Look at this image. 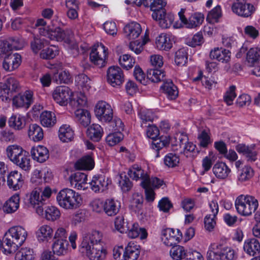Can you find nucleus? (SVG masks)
<instances>
[{"label": "nucleus", "mask_w": 260, "mask_h": 260, "mask_svg": "<svg viewBox=\"0 0 260 260\" xmlns=\"http://www.w3.org/2000/svg\"><path fill=\"white\" fill-rule=\"evenodd\" d=\"M103 234L99 231L85 233L79 246L80 252L90 260H104L107 251L103 246Z\"/></svg>", "instance_id": "obj_1"}, {"label": "nucleus", "mask_w": 260, "mask_h": 260, "mask_svg": "<svg viewBox=\"0 0 260 260\" xmlns=\"http://www.w3.org/2000/svg\"><path fill=\"white\" fill-rule=\"evenodd\" d=\"M27 231L21 226H14L5 233L2 241V251L8 255L16 252L25 241Z\"/></svg>", "instance_id": "obj_2"}, {"label": "nucleus", "mask_w": 260, "mask_h": 260, "mask_svg": "<svg viewBox=\"0 0 260 260\" xmlns=\"http://www.w3.org/2000/svg\"><path fill=\"white\" fill-rule=\"evenodd\" d=\"M56 201L61 208L67 210L76 209L82 202L81 196L72 189L66 188L61 189L56 195Z\"/></svg>", "instance_id": "obj_3"}, {"label": "nucleus", "mask_w": 260, "mask_h": 260, "mask_svg": "<svg viewBox=\"0 0 260 260\" xmlns=\"http://www.w3.org/2000/svg\"><path fill=\"white\" fill-rule=\"evenodd\" d=\"M235 206L239 214L248 216L256 210L258 203L257 200L252 196L241 194L236 198Z\"/></svg>", "instance_id": "obj_4"}, {"label": "nucleus", "mask_w": 260, "mask_h": 260, "mask_svg": "<svg viewBox=\"0 0 260 260\" xmlns=\"http://www.w3.org/2000/svg\"><path fill=\"white\" fill-rule=\"evenodd\" d=\"M41 188L36 187L31 193L26 196L24 199V203L28 207L36 209L37 213L40 215H43V208L44 200L41 197Z\"/></svg>", "instance_id": "obj_5"}, {"label": "nucleus", "mask_w": 260, "mask_h": 260, "mask_svg": "<svg viewBox=\"0 0 260 260\" xmlns=\"http://www.w3.org/2000/svg\"><path fill=\"white\" fill-rule=\"evenodd\" d=\"M107 49L102 44L94 46L90 53V61L99 68L104 67L106 63Z\"/></svg>", "instance_id": "obj_6"}, {"label": "nucleus", "mask_w": 260, "mask_h": 260, "mask_svg": "<svg viewBox=\"0 0 260 260\" xmlns=\"http://www.w3.org/2000/svg\"><path fill=\"white\" fill-rule=\"evenodd\" d=\"M95 114L101 121L109 122L113 117V110L111 106L104 101L99 102L95 107Z\"/></svg>", "instance_id": "obj_7"}, {"label": "nucleus", "mask_w": 260, "mask_h": 260, "mask_svg": "<svg viewBox=\"0 0 260 260\" xmlns=\"http://www.w3.org/2000/svg\"><path fill=\"white\" fill-rule=\"evenodd\" d=\"M107 80L113 87L122 84L124 81V75L121 69L118 66H111L107 71Z\"/></svg>", "instance_id": "obj_8"}, {"label": "nucleus", "mask_w": 260, "mask_h": 260, "mask_svg": "<svg viewBox=\"0 0 260 260\" xmlns=\"http://www.w3.org/2000/svg\"><path fill=\"white\" fill-rule=\"evenodd\" d=\"M184 10H181L178 13V15L181 22L187 28H194L202 24L204 21V15L201 13H196L192 14L188 18L185 15Z\"/></svg>", "instance_id": "obj_9"}, {"label": "nucleus", "mask_w": 260, "mask_h": 260, "mask_svg": "<svg viewBox=\"0 0 260 260\" xmlns=\"http://www.w3.org/2000/svg\"><path fill=\"white\" fill-rule=\"evenodd\" d=\"M34 102V92L28 90L23 93L14 96L12 99V104L15 107L28 109Z\"/></svg>", "instance_id": "obj_10"}, {"label": "nucleus", "mask_w": 260, "mask_h": 260, "mask_svg": "<svg viewBox=\"0 0 260 260\" xmlns=\"http://www.w3.org/2000/svg\"><path fill=\"white\" fill-rule=\"evenodd\" d=\"M182 237V233L178 229L167 228L162 231L161 240L168 246H172L179 242Z\"/></svg>", "instance_id": "obj_11"}, {"label": "nucleus", "mask_w": 260, "mask_h": 260, "mask_svg": "<svg viewBox=\"0 0 260 260\" xmlns=\"http://www.w3.org/2000/svg\"><path fill=\"white\" fill-rule=\"evenodd\" d=\"M40 35L45 36L51 40L61 41L66 37L64 31L60 26H55L53 23L48 28L40 27L39 28Z\"/></svg>", "instance_id": "obj_12"}, {"label": "nucleus", "mask_w": 260, "mask_h": 260, "mask_svg": "<svg viewBox=\"0 0 260 260\" xmlns=\"http://www.w3.org/2000/svg\"><path fill=\"white\" fill-rule=\"evenodd\" d=\"M231 8L234 14L244 18L250 17L255 11L254 6L247 2H234Z\"/></svg>", "instance_id": "obj_13"}, {"label": "nucleus", "mask_w": 260, "mask_h": 260, "mask_svg": "<svg viewBox=\"0 0 260 260\" xmlns=\"http://www.w3.org/2000/svg\"><path fill=\"white\" fill-rule=\"evenodd\" d=\"M111 181L104 175H96L93 176L89 184L90 188L94 192H102L108 189Z\"/></svg>", "instance_id": "obj_14"}, {"label": "nucleus", "mask_w": 260, "mask_h": 260, "mask_svg": "<svg viewBox=\"0 0 260 260\" xmlns=\"http://www.w3.org/2000/svg\"><path fill=\"white\" fill-rule=\"evenodd\" d=\"M70 94L71 91L68 86H58L53 90L52 97L57 104L61 106H66L68 104Z\"/></svg>", "instance_id": "obj_15"}, {"label": "nucleus", "mask_w": 260, "mask_h": 260, "mask_svg": "<svg viewBox=\"0 0 260 260\" xmlns=\"http://www.w3.org/2000/svg\"><path fill=\"white\" fill-rule=\"evenodd\" d=\"M174 42V36L170 34L162 33L156 38L155 45L158 50L168 51L172 48Z\"/></svg>", "instance_id": "obj_16"}, {"label": "nucleus", "mask_w": 260, "mask_h": 260, "mask_svg": "<svg viewBox=\"0 0 260 260\" xmlns=\"http://www.w3.org/2000/svg\"><path fill=\"white\" fill-rule=\"evenodd\" d=\"M21 63V56L17 53L10 54L6 56L3 63V69L8 72H11L17 69Z\"/></svg>", "instance_id": "obj_17"}, {"label": "nucleus", "mask_w": 260, "mask_h": 260, "mask_svg": "<svg viewBox=\"0 0 260 260\" xmlns=\"http://www.w3.org/2000/svg\"><path fill=\"white\" fill-rule=\"evenodd\" d=\"M72 187L78 190H85L87 188V175L81 172H76L70 177Z\"/></svg>", "instance_id": "obj_18"}, {"label": "nucleus", "mask_w": 260, "mask_h": 260, "mask_svg": "<svg viewBox=\"0 0 260 260\" xmlns=\"http://www.w3.org/2000/svg\"><path fill=\"white\" fill-rule=\"evenodd\" d=\"M210 57L222 63H228L231 59V52L221 47H215L210 51Z\"/></svg>", "instance_id": "obj_19"}, {"label": "nucleus", "mask_w": 260, "mask_h": 260, "mask_svg": "<svg viewBox=\"0 0 260 260\" xmlns=\"http://www.w3.org/2000/svg\"><path fill=\"white\" fill-rule=\"evenodd\" d=\"M236 150L238 153L243 154L248 161H254L257 159L254 145L247 146L244 144H239L236 146Z\"/></svg>", "instance_id": "obj_20"}, {"label": "nucleus", "mask_w": 260, "mask_h": 260, "mask_svg": "<svg viewBox=\"0 0 260 260\" xmlns=\"http://www.w3.org/2000/svg\"><path fill=\"white\" fill-rule=\"evenodd\" d=\"M30 153L34 160L41 163L45 162L49 156V150L42 145L32 147Z\"/></svg>", "instance_id": "obj_21"}, {"label": "nucleus", "mask_w": 260, "mask_h": 260, "mask_svg": "<svg viewBox=\"0 0 260 260\" xmlns=\"http://www.w3.org/2000/svg\"><path fill=\"white\" fill-rule=\"evenodd\" d=\"M121 208L120 202L113 198L105 200L104 213L108 216H114L119 211Z\"/></svg>", "instance_id": "obj_22"}, {"label": "nucleus", "mask_w": 260, "mask_h": 260, "mask_svg": "<svg viewBox=\"0 0 260 260\" xmlns=\"http://www.w3.org/2000/svg\"><path fill=\"white\" fill-rule=\"evenodd\" d=\"M23 181L21 174L17 171H12L7 176L8 185L15 190L22 187Z\"/></svg>", "instance_id": "obj_23"}, {"label": "nucleus", "mask_w": 260, "mask_h": 260, "mask_svg": "<svg viewBox=\"0 0 260 260\" xmlns=\"http://www.w3.org/2000/svg\"><path fill=\"white\" fill-rule=\"evenodd\" d=\"M53 235V230L49 225L44 224L40 226L36 232V236L39 242H47Z\"/></svg>", "instance_id": "obj_24"}, {"label": "nucleus", "mask_w": 260, "mask_h": 260, "mask_svg": "<svg viewBox=\"0 0 260 260\" xmlns=\"http://www.w3.org/2000/svg\"><path fill=\"white\" fill-rule=\"evenodd\" d=\"M140 246L133 242L128 243L123 252L124 260H137L140 255Z\"/></svg>", "instance_id": "obj_25"}, {"label": "nucleus", "mask_w": 260, "mask_h": 260, "mask_svg": "<svg viewBox=\"0 0 260 260\" xmlns=\"http://www.w3.org/2000/svg\"><path fill=\"white\" fill-rule=\"evenodd\" d=\"M142 31L140 24L136 22H132L124 27V32L126 37L129 40L137 38Z\"/></svg>", "instance_id": "obj_26"}, {"label": "nucleus", "mask_w": 260, "mask_h": 260, "mask_svg": "<svg viewBox=\"0 0 260 260\" xmlns=\"http://www.w3.org/2000/svg\"><path fill=\"white\" fill-rule=\"evenodd\" d=\"M222 240L218 243L210 244L207 253L208 260H222L221 256Z\"/></svg>", "instance_id": "obj_27"}, {"label": "nucleus", "mask_w": 260, "mask_h": 260, "mask_svg": "<svg viewBox=\"0 0 260 260\" xmlns=\"http://www.w3.org/2000/svg\"><path fill=\"white\" fill-rule=\"evenodd\" d=\"M160 88L170 100H175L178 95V88L171 80L164 81Z\"/></svg>", "instance_id": "obj_28"}, {"label": "nucleus", "mask_w": 260, "mask_h": 260, "mask_svg": "<svg viewBox=\"0 0 260 260\" xmlns=\"http://www.w3.org/2000/svg\"><path fill=\"white\" fill-rule=\"evenodd\" d=\"M243 249L246 253L254 256L257 253H260L259 242L255 238L247 239L244 242Z\"/></svg>", "instance_id": "obj_29"}, {"label": "nucleus", "mask_w": 260, "mask_h": 260, "mask_svg": "<svg viewBox=\"0 0 260 260\" xmlns=\"http://www.w3.org/2000/svg\"><path fill=\"white\" fill-rule=\"evenodd\" d=\"M127 174L133 180H141L142 182L145 180L148 174L138 165L135 164L129 168Z\"/></svg>", "instance_id": "obj_30"}, {"label": "nucleus", "mask_w": 260, "mask_h": 260, "mask_svg": "<svg viewBox=\"0 0 260 260\" xmlns=\"http://www.w3.org/2000/svg\"><path fill=\"white\" fill-rule=\"evenodd\" d=\"M20 198L18 194L12 196L3 206V211L7 213H12L16 211L19 207Z\"/></svg>", "instance_id": "obj_31"}, {"label": "nucleus", "mask_w": 260, "mask_h": 260, "mask_svg": "<svg viewBox=\"0 0 260 260\" xmlns=\"http://www.w3.org/2000/svg\"><path fill=\"white\" fill-rule=\"evenodd\" d=\"M213 172L217 178L224 179L228 177L231 170L224 162H219L213 166Z\"/></svg>", "instance_id": "obj_32"}, {"label": "nucleus", "mask_w": 260, "mask_h": 260, "mask_svg": "<svg viewBox=\"0 0 260 260\" xmlns=\"http://www.w3.org/2000/svg\"><path fill=\"white\" fill-rule=\"evenodd\" d=\"M40 119L44 127H51L56 123L55 113L51 111H44L40 115Z\"/></svg>", "instance_id": "obj_33"}, {"label": "nucleus", "mask_w": 260, "mask_h": 260, "mask_svg": "<svg viewBox=\"0 0 260 260\" xmlns=\"http://www.w3.org/2000/svg\"><path fill=\"white\" fill-rule=\"evenodd\" d=\"M13 163L25 171L31 169L30 158L29 153L25 151Z\"/></svg>", "instance_id": "obj_34"}, {"label": "nucleus", "mask_w": 260, "mask_h": 260, "mask_svg": "<svg viewBox=\"0 0 260 260\" xmlns=\"http://www.w3.org/2000/svg\"><path fill=\"white\" fill-rule=\"evenodd\" d=\"M29 138L35 142L42 140L44 137V133L42 128L37 124H31L28 129Z\"/></svg>", "instance_id": "obj_35"}, {"label": "nucleus", "mask_w": 260, "mask_h": 260, "mask_svg": "<svg viewBox=\"0 0 260 260\" xmlns=\"http://www.w3.org/2000/svg\"><path fill=\"white\" fill-rule=\"evenodd\" d=\"M126 231H127L128 237L132 239L140 237L141 239H144L147 237V233L146 230L140 228L137 223H134L130 229H129V228H127Z\"/></svg>", "instance_id": "obj_36"}, {"label": "nucleus", "mask_w": 260, "mask_h": 260, "mask_svg": "<svg viewBox=\"0 0 260 260\" xmlns=\"http://www.w3.org/2000/svg\"><path fill=\"white\" fill-rule=\"evenodd\" d=\"M87 136L93 141L99 142L103 135V130L98 124H92L87 129Z\"/></svg>", "instance_id": "obj_37"}, {"label": "nucleus", "mask_w": 260, "mask_h": 260, "mask_svg": "<svg viewBox=\"0 0 260 260\" xmlns=\"http://www.w3.org/2000/svg\"><path fill=\"white\" fill-rule=\"evenodd\" d=\"M25 151L21 146L18 145H10L6 148V154L8 159L13 162Z\"/></svg>", "instance_id": "obj_38"}, {"label": "nucleus", "mask_w": 260, "mask_h": 260, "mask_svg": "<svg viewBox=\"0 0 260 260\" xmlns=\"http://www.w3.org/2000/svg\"><path fill=\"white\" fill-rule=\"evenodd\" d=\"M75 118L83 126L86 127L90 123L91 115L89 112L82 108L77 109L75 111Z\"/></svg>", "instance_id": "obj_39"}, {"label": "nucleus", "mask_w": 260, "mask_h": 260, "mask_svg": "<svg viewBox=\"0 0 260 260\" xmlns=\"http://www.w3.org/2000/svg\"><path fill=\"white\" fill-rule=\"evenodd\" d=\"M8 125L15 130H21L25 125V117L20 114H13L8 120Z\"/></svg>", "instance_id": "obj_40"}, {"label": "nucleus", "mask_w": 260, "mask_h": 260, "mask_svg": "<svg viewBox=\"0 0 260 260\" xmlns=\"http://www.w3.org/2000/svg\"><path fill=\"white\" fill-rule=\"evenodd\" d=\"M94 161L90 156H85L77 161L74 167L76 170H91L94 167Z\"/></svg>", "instance_id": "obj_41"}, {"label": "nucleus", "mask_w": 260, "mask_h": 260, "mask_svg": "<svg viewBox=\"0 0 260 260\" xmlns=\"http://www.w3.org/2000/svg\"><path fill=\"white\" fill-rule=\"evenodd\" d=\"M138 116L141 120V126L143 128L145 125H148V122H152L155 117L151 110L144 108L140 109Z\"/></svg>", "instance_id": "obj_42"}, {"label": "nucleus", "mask_w": 260, "mask_h": 260, "mask_svg": "<svg viewBox=\"0 0 260 260\" xmlns=\"http://www.w3.org/2000/svg\"><path fill=\"white\" fill-rule=\"evenodd\" d=\"M260 60V47L251 48L247 52L246 61L248 65L253 67Z\"/></svg>", "instance_id": "obj_43"}, {"label": "nucleus", "mask_w": 260, "mask_h": 260, "mask_svg": "<svg viewBox=\"0 0 260 260\" xmlns=\"http://www.w3.org/2000/svg\"><path fill=\"white\" fill-rule=\"evenodd\" d=\"M58 136L62 142H68L71 141L73 138L74 132L70 125L64 124L59 129Z\"/></svg>", "instance_id": "obj_44"}, {"label": "nucleus", "mask_w": 260, "mask_h": 260, "mask_svg": "<svg viewBox=\"0 0 260 260\" xmlns=\"http://www.w3.org/2000/svg\"><path fill=\"white\" fill-rule=\"evenodd\" d=\"M162 184V180L157 177L150 178L148 174L147 177L145 178V180L141 182V185L142 187L149 188L151 189L158 188Z\"/></svg>", "instance_id": "obj_45"}, {"label": "nucleus", "mask_w": 260, "mask_h": 260, "mask_svg": "<svg viewBox=\"0 0 260 260\" xmlns=\"http://www.w3.org/2000/svg\"><path fill=\"white\" fill-rule=\"evenodd\" d=\"M35 254L32 249L25 247L21 248L15 255V260H34Z\"/></svg>", "instance_id": "obj_46"}, {"label": "nucleus", "mask_w": 260, "mask_h": 260, "mask_svg": "<svg viewBox=\"0 0 260 260\" xmlns=\"http://www.w3.org/2000/svg\"><path fill=\"white\" fill-rule=\"evenodd\" d=\"M68 244L67 240H56L52 245L53 253L58 255L64 254L67 251Z\"/></svg>", "instance_id": "obj_47"}, {"label": "nucleus", "mask_w": 260, "mask_h": 260, "mask_svg": "<svg viewBox=\"0 0 260 260\" xmlns=\"http://www.w3.org/2000/svg\"><path fill=\"white\" fill-rule=\"evenodd\" d=\"M53 79L57 84H69L72 81V77L69 72L64 70L60 72L53 73Z\"/></svg>", "instance_id": "obj_48"}, {"label": "nucleus", "mask_w": 260, "mask_h": 260, "mask_svg": "<svg viewBox=\"0 0 260 260\" xmlns=\"http://www.w3.org/2000/svg\"><path fill=\"white\" fill-rule=\"evenodd\" d=\"M10 51L22 49L25 45L23 39L19 37H11L6 40Z\"/></svg>", "instance_id": "obj_49"}, {"label": "nucleus", "mask_w": 260, "mask_h": 260, "mask_svg": "<svg viewBox=\"0 0 260 260\" xmlns=\"http://www.w3.org/2000/svg\"><path fill=\"white\" fill-rule=\"evenodd\" d=\"M58 47L55 45H52L43 49L40 52V56L42 59H51L58 55Z\"/></svg>", "instance_id": "obj_50"}, {"label": "nucleus", "mask_w": 260, "mask_h": 260, "mask_svg": "<svg viewBox=\"0 0 260 260\" xmlns=\"http://www.w3.org/2000/svg\"><path fill=\"white\" fill-rule=\"evenodd\" d=\"M221 250L222 260H233L235 258V252L226 245L225 240H222Z\"/></svg>", "instance_id": "obj_51"}, {"label": "nucleus", "mask_w": 260, "mask_h": 260, "mask_svg": "<svg viewBox=\"0 0 260 260\" xmlns=\"http://www.w3.org/2000/svg\"><path fill=\"white\" fill-rule=\"evenodd\" d=\"M186 253L184 248L178 245L173 246L170 250V256L175 260H181L185 258Z\"/></svg>", "instance_id": "obj_52"}, {"label": "nucleus", "mask_w": 260, "mask_h": 260, "mask_svg": "<svg viewBox=\"0 0 260 260\" xmlns=\"http://www.w3.org/2000/svg\"><path fill=\"white\" fill-rule=\"evenodd\" d=\"M253 176V171L249 166H244L242 169L239 170L238 180L241 182L249 180Z\"/></svg>", "instance_id": "obj_53"}, {"label": "nucleus", "mask_w": 260, "mask_h": 260, "mask_svg": "<svg viewBox=\"0 0 260 260\" xmlns=\"http://www.w3.org/2000/svg\"><path fill=\"white\" fill-rule=\"evenodd\" d=\"M60 212L59 210L55 206H48L45 211V217L49 221H54L59 218Z\"/></svg>", "instance_id": "obj_54"}, {"label": "nucleus", "mask_w": 260, "mask_h": 260, "mask_svg": "<svg viewBox=\"0 0 260 260\" xmlns=\"http://www.w3.org/2000/svg\"><path fill=\"white\" fill-rule=\"evenodd\" d=\"M87 98L81 92L78 93L70 102V105L77 109L83 107L86 105Z\"/></svg>", "instance_id": "obj_55"}, {"label": "nucleus", "mask_w": 260, "mask_h": 260, "mask_svg": "<svg viewBox=\"0 0 260 260\" xmlns=\"http://www.w3.org/2000/svg\"><path fill=\"white\" fill-rule=\"evenodd\" d=\"M147 77L153 82H158L161 81H165L164 80L165 77L164 72L157 69H150L148 71Z\"/></svg>", "instance_id": "obj_56"}, {"label": "nucleus", "mask_w": 260, "mask_h": 260, "mask_svg": "<svg viewBox=\"0 0 260 260\" xmlns=\"http://www.w3.org/2000/svg\"><path fill=\"white\" fill-rule=\"evenodd\" d=\"M187 60V53L184 48H180L178 50L175 55V62L178 66L184 65Z\"/></svg>", "instance_id": "obj_57"}, {"label": "nucleus", "mask_w": 260, "mask_h": 260, "mask_svg": "<svg viewBox=\"0 0 260 260\" xmlns=\"http://www.w3.org/2000/svg\"><path fill=\"white\" fill-rule=\"evenodd\" d=\"M199 144L200 147L207 148L212 142L209 134L206 130L201 131L198 136Z\"/></svg>", "instance_id": "obj_58"}, {"label": "nucleus", "mask_w": 260, "mask_h": 260, "mask_svg": "<svg viewBox=\"0 0 260 260\" xmlns=\"http://www.w3.org/2000/svg\"><path fill=\"white\" fill-rule=\"evenodd\" d=\"M123 138V135L121 132H115L109 134L106 138L107 143L110 146H113L119 143Z\"/></svg>", "instance_id": "obj_59"}, {"label": "nucleus", "mask_w": 260, "mask_h": 260, "mask_svg": "<svg viewBox=\"0 0 260 260\" xmlns=\"http://www.w3.org/2000/svg\"><path fill=\"white\" fill-rule=\"evenodd\" d=\"M143 205V198L138 194L134 195L131 201L130 207L135 213H140Z\"/></svg>", "instance_id": "obj_60"}, {"label": "nucleus", "mask_w": 260, "mask_h": 260, "mask_svg": "<svg viewBox=\"0 0 260 260\" xmlns=\"http://www.w3.org/2000/svg\"><path fill=\"white\" fill-rule=\"evenodd\" d=\"M170 143L169 140L167 137H160L158 139H152V148L154 150L158 151L162 148L169 145Z\"/></svg>", "instance_id": "obj_61"}, {"label": "nucleus", "mask_w": 260, "mask_h": 260, "mask_svg": "<svg viewBox=\"0 0 260 260\" xmlns=\"http://www.w3.org/2000/svg\"><path fill=\"white\" fill-rule=\"evenodd\" d=\"M119 62L123 68L128 70L133 67L135 63V60L129 55L125 54L120 57Z\"/></svg>", "instance_id": "obj_62"}, {"label": "nucleus", "mask_w": 260, "mask_h": 260, "mask_svg": "<svg viewBox=\"0 0 260 260\" xmlns=\"http://www.w3.org/2000/svg\"><path fill=\"white\" fill-rule=\"evenodd\" d=\"M144 127L146 128L145 134L147 138L152 140L158 137L159 131L155 125L148 123V125H145Z\"/></svg>", "instance_id": "obj_63"}, {"label": "nucleus", "mask_w": 260, "mask_h": 260, "mask_svg": "<svg viewBox=\"0 0 260 260\" xmlns=\"http://www.w3.org/2000/svg\"><path fill=\"white\" fill-rule=\"evenodd\" d=\"M119 186L123 192L128 191L132 187L133 184L129 178L125 175L121 174L118 179Z\"/></svg>", "instance_id": "obj_64"}]
</instances>
